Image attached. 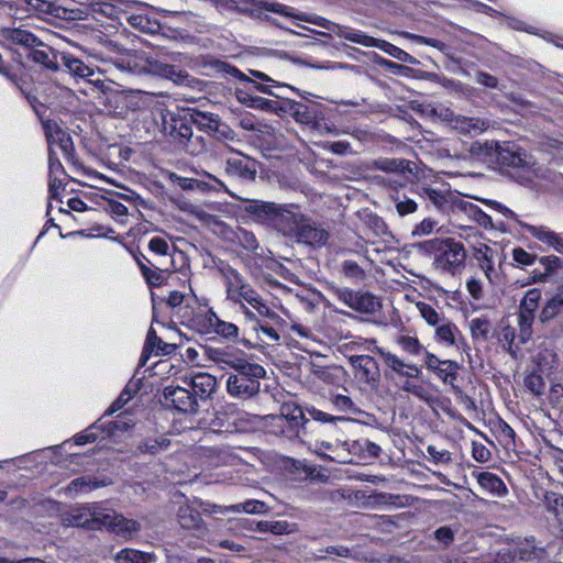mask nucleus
I'll list each match as a JSON object with an SVG mask.
<instances>
[{
    "mask_svg": "<svg viewBox=\"0 0 563 563\" xmlns=\"http://www.w3.org/2000/svg\"><path fill=\"white\" fill-rule=\"evenodd\" d=\"M222 360L234 371L227 378L228 394L233 398L242 400L256 396L261 389V379L266 375L264 367L257 363L230 354H228L225 360Z\"/></svg>",
    "mask_w": 563,
    "mask_h": 563,
    "instance_id": "nucleus-1",
    "label": "nucleus"
},
{
    "mask_svg": "<svg viewBox=\"0 0 563 563\" xmlns=\"http://www.w3.org/2000/svg\"><path fill=\"white\" fill-rule=\"evenodd\" d=\"M112 64L114 68L126 78L145 74H156L178 85L190 86L191 82L187 73L177 70L174 66L168 64L150 60L144 54L137 52H126L112 59Z\"/></svg>",
    "mask_w": 563,
    "mask_h": 563,
    "instance_id": "nucleus-2",
    "label": "nucleus"
},
{
    "mask_svg": "<svg viewBox=\"0 0 563 563\" xmlns=\"http://www.w3.org/2000/svg\"><path fill=\"white\" fill-rule=\"evenodd\" d=\"M290 209L280 234L297 244L313 249L324 246L330 238L328 229L305 213L299 205L294 203Z\"/></svg>",
    "mask_w": 563,
    "mask_h": 563,
    "instance_id": "nucleus-3",
    "label": "nucleus"
},
{
    "mask_svg": "<svg viewBox=\"0 0 563 563\" xmlns=\"http://www.w3.org/2000/svg\"><path fill=\"white\" fill-rule=\"evenodd\" d=\"M30 7L41 13L51 14L64 20H85L88 16V9L110 19H119L120 8L104 0H76L85 8L64 7L48 0H25Z\"/></svg>",
    "mask_w": 563,
    "mask_h": 563,
    "instance_id": "nucleus-4",
    "label": "nucleus"
},
{
    "mask_svg": "<svg viewBox=\"0 0 563 563\" xmlns=\"http://www.w3.org/2000/svg\"><path fill=\"white\" fill-rule=\"evenodd\" d=\"M495 161L503 167L511 168L512 176L522 185L530 184L537 176L536 162L532 156L514 143H499Z\"/></svg>",
    "mask_w": 563,
    "mask_h": 563,
    "instance_id": "nucleus-5",
    "label": "nucleus"
},
{
    "mask_svg": "<svg viewBox=\"0 0 563 563\" xmlns=\"http://www.w3.org/2000/svg\"><path fill=\"white\" fill-rule=\"evenodd\" d=\"M162 131L178 143L190 155H197L203 148V137H194L192 120L173 112L161 114Z\"/></svg>",
    "mask_w": 563,
    "mask_h": 563,
    "instance_id": "nucleus-6",
    "label": "nucleus"
},
{
    "mask_svg": "<svg viewBox=\"0 0 563 563\" xmlns=\"http://www.w3.org/2000/svg\"><path fill=\"white\" fill-rule=\"evenodd\" d=\"M292 206L294 203L247 200L244 205V212L255 222L269 225L282 233Z\"/></svg>",
    "mask_w": 563,
    "mask_h": 563,
    "instance_id": "nucleus-7",
    "label": "nucleus"
},
{
    "mask_svg": "<svg viewBox=\"0 0 563 563\" xmlns=\"http://www.w3.org/2000/svg\"><path fill=\"white\" fill-rule=\"evenodd\" d=\"M217 7L228 12L250 14L261 20H271V13L292 15V8L279 2L262 0H218Z\"/></svg>",
    "mask_w": 563,
    "mask_h": 563,
    "instance_id": "nucleus-8",
    "label": "nucleus"
},
{
    "mask_svg": "<svg viewBox=\"0 0 563 563\" xmlns=\"http://www.w3.org/2000/svg\"><path fill=\"white\" fill-rule=\"evenodd\" d=\"M308 422L302 409L295 404H284L280 413L271 417L273 432L287 439L306 435Z\"/></svg>",
    "mask_w": 563,
    "mask_h": 563,
    "instance_id": "nucleus-9",
    "label": "nucleus"
},
{
    "mask_svg": "<svg viewBox=\"0 0 563 563\" xmlns=\"http://www.w3.org/2000/svg\"><path fill=\"white\" fill-rule=\"evenodd\" d=\"M437 266L445 272L454 274L465 265L466 251L463 243L446 238L434 241Z\"/></svg>",
    "mask_w": 563,
    "mask_h": 563,
    "instance_id": "nucleus-10",
    "label": "nucleus"
},
{
    "mask_svg": "<svg viewBox=\"0 0 563 563\" xmlns=\"http://www.w3.org/2000/svg\"><path fill=\"white\" fill-rule=\"evenodd\" d=\"M63 66L78 81H82L91 87L92 90L106 92L109 89L104 73L99 68H92L82 60L71 56L63 55Z\"/></svg>",
    "mask_w": 563,
    "mask_h": 563,
    "instance_id": "nucleus-11",
    "label": "nucleus"
},
{
    "mask_svg": "<svg viewBox=\"0 0 563 563\" xmlns=\"http://www.w3.org/2000/svg\"><path fill=\"white\" fill-rule=\"evenodd\" d=\"M433 340L444 347H456L466 353L471 350L462 331L448 317L434 328Z\"/></svg>",
    "mask_w": 563,
    "mask_h": 563,
    "instance_id": "nucleus-12",
    "label": "nucleus"
},
{
    "mask_svg": "<svg viewBox=\"0 0 563 563\" xmlns=\"http://www.w3.org/2000/svg\"><path fill=\"white\" fill-rule=\"evenodd\" d=\"M372 344H375V340H366L363 343L364 350L379 354L385 364L397 375L408 378H416L421 373V369L418 365L413 363H406L395 353L386 351L377 345H374V347L371 349L369 345Z\"/></svg>",
    "mask_w": 563,
    "mask_h": 563,
    "instance_id": "nucleus-13",
    "label": "nucleus"
},
{
    "mask_svg": "<svg viewBox=\"0 0 563 563\" xmlns=\"http://www.w3.org/2000/svg\"><path fill=\"white\" fill-rule=\"evenodd\" d=\"M43 126L48 144V154L58 155V153H60L65 158H69L74 151L70 135L57 123L52 121H46Z\"/></svg>",
    "mask_w": 563,
    "mask_h": 563,
    "instance_id": "nucleus-14",
    "label": "nucleus"
},
{
    "mask_svg": "<svg viewBox=\"0 0 563 563\" xmlns=\"http://www.w3.org/2000/svg\"><path fill=\"white\" fill-rule=\"evenodd\" d=\"M164 404L184 413H194L198 408L196 396L188 388L180 386H167L164 389Z\"/></svg>",
    "mask_w": 563,
    "mask_h": 563,
    "instance_id": "nucleus-15",
    "label": "nucleus"
},
{
    "mask_svg": "<svg viewBox=\"0 0 563 563\" xmlns=\"http://www.w3.org/2000/svg\"><path fill=\"white\" fill-rule=\"evenodd\" d=\"M313 452L322 459H328L336 463L352 462V448L347 441H316Z\"/></svg>",
    "mask_w": 563,
    "mask_h": 563,
    "instance_id": "nucleus-16",
    "label": "nucleus"
},
{
    "mask_svg": "<svg viewBox=\"0 0 563 563\" xmlns=\"http://www.w3.org/2000/svg\"><path fill=\"white\" fill-rule=\"evenodd\" d=\"M349 362L354 368L355 377L374 387L380 379V371L376 360L369 355H352L349 357Z\"/></svg>",
    "mask_w": 563,
    "mask_h": 563,
    "instance_id": "nucleus-17",
    "label": "nucleus"
},
{
    "mask_svg": "<svg viewBox=\"0 0 563 563\" xmlns=\"http://www.w3.org/2000/svg\"><path fill=\"white\" fill-rule=\"evenodd\" d=\"M199 324L203 333H214L228 340L236 339L239 335L238 325L221 320L212 309L200 316Z\"/></svg>",
    "mask_w": 563,
    "mask_h": 563,
    "instance_id": "nucleus-18",
    "label": "nucleus"
},
{
    "mask_svg": "<svg viewBox=\"0 0 563 563\" xmlns=\"http://www.w3.org/2000/svg\"><path fill=\"white\" fill-rule=\"evenodd\" d=\"M283 113H289L297 123L308 126H314L318 121L322 119V112L319 104H305L290 99L284 101Z\"/></svg>",
    "mask_w": 563,
    "mask_h": 563,
    "instance_id": "nucleus-19",
    "label": "nucleus"
},
{
    "mask_svg": "<svg viewBox=\"0 0 563 563\" xmlns=\"http://www.w3.org/2000/svg\"><path fill=\"white\" fill-rule=\"evenodd\" d=\"M423 361L428 371L434 373V375L444 384H450L453 386L460 369V365L456 361L440 360L435 354L429 351H426Z\"/></svg>",
    "mask_w": 563,
    "mask_h": 563,
    "instance_id": "nucleus-20",
    "label": "nucleus"
},
{
    "mask_svg": "<svg viewBox=\"0 0 563 563\" xmlns=\"http://www.w3.org/2000/svg\"><path fill=\"white\" fill-rule=\"evenodd\" d=\"M292 12H295L294 9H292ZM283 16L298 19V20H301L305 22L312 23L314 25H318L320 27H323V29L334 33L339 37H342V38L353 42V43H356L357 35L360 34L358 30H354L350 26L340 25L330 20H327L325 18L319 16L317 14H296V13H294L292 15H283Z\"/></svg>",
    "mask_w": 563,
    "mask_h": 563,
    "instance_id": "nucleus-21",
    "label": "nucleus"
},
{
    "mask_svg": "<svg viewBox=\"0 0 563 563\" xmlns=\"http://www.w3.org/2000/svg\"><path fill=\"white\" fill-rule=\"evenodd\" d=\"M225 173L243 180H253L257 173L256 161L236 152L225 159Z\"/></svg>",
    "mask_w": 563,
    "mask_h": 563,
    "instance_id": "nucleus-22",
    "label": "nucleus"
},
{
    "mask_svg": "<svg viewBox=\"0 0 563 563\" xmlns=\"http://www.w3.org/2000/svg\"><path fill=\"white\" fill-rule=\"evenodd\" d=\"M356 44L363 45L365 47H377L389 56L398 59L402 63L415 64L416 59L408 54L406 51L399 48L398 46L385 41L375 38L373 36L367 35L366 33L360 31L357 35Z\"/></svg>",
    "mask_w": 563,
    "mask_h": 563,
    "instance_id": "nucleus-23",
    "label": "nucleus"
},
{
    "mask_svg": "<svg viewBox=\"0 0 563 563\" xmlns=\"http://www.w3.org/2000/svg\"><path fill=\"white\" fill-rule=\"evenodd\" d=\"M183 382L192 389V394L196 398L201 400L209 398L216 391L217 387L216 377L202 372L190 376L186 375Z\"/></svg>",
    "mask_w": 563,
    "mask_h": 563,
    "instance_id": "nucleus-24",
    "label": "nucleus"
},
{
    "mask_svg": "<svg viewBox=\"0 0 563 563\" xmlns=\"http://www.w3.org/2000/svg\"><path fill=\"white\" fill-rule=\"evenodd\" d=\"M519 225L538 241L563 254V236L545 225H533L518 221Z\"/></svg>",
    "mask_w": 563,
    "mask_h": 563,
    "instance_id": "nucleus-25",
    "label": "nucleus"
},
{
    "mask_svg": "<svg viewBox=\"0 0 563 563\" xmlns=\"http://www.w3.org/2000/svg\"><path fill=\"white\" fill-rule=\"evenodd\" d=\"M451 126L464 135H478L490 126L487 119L479 117L453 115L450 121Z\"/></svg>",
    "mask_w": 563,
    "mask_h": 563,
    "instance_id": "nucleus-26",
    "label": "nucleus"
},
{
    "mask_svg": "<svg viewBox=\"0 0 563 563\" xmlns=\"http://www.w3.org/2000/svg\"><path fill=\"white\" fill-rule=\"evenodd\" d=\"M238 99L250 108L262 110L269 113L280 114L284 112V101L266 99L260 96H252L243 91H238Z\"/></svg>",
    "mask_w": 563,
    "mask_h": 563,
    "instance_id": "nucleus-27",
    "label": "nucleus"
},
{
    "mask_svg": "<svg viewBox=\"0 0 563 563\" xmlns=\"http://www.w3.org/2000/svg\"><path fill=\"white\" fill-rule=\"evenodd\" d=\"M175 349V344L163 342L156 335L155 330L153 328H150L146 335L145 345L140 357V363L141 365H145L152 352H155L156 354L167 355L170 354Z\"/></svg>",
    "mask_w": 563,
    "mask_h": 563,
    "instance_id": "nucleus-28",
    "label": "nucleus"
},
{
    "mask_svg": "<svg viewBox=\"0 0 563 563\" xmlns=\"http://www.w3.org/2000/svg\"><path fill=\"white\" fill-rule=\"evenodd\" d=\"M496 255L497 252L486 244H478L473 247V257L489 282H493V275L495 273L494 260Z\"/></svg>",
    "mask_w": 563,
    "mask_h": 563,
    "instance_id": "nucleus-29",
    "label": "nucleus"
},
{
    "mask_svg": "<svg viewBox=\"0 0 563 563\" xmlns=\"http://www.w3.org/2000/svg\"><path fill=\"white\" fill-rule=\"evenodd\" d=\"M86 509L89 515V530H100L102 528L111 530L117 515L114 511H106L96 504L86 505Z\"/></svg>",
    "mask_w": 563,
    "mask_h": 563,
    "instance_id": "nucleus-30",
    "label": "nucleus"
},
{
    "mask_svg": "<svg viewBox=\"0 0 563 563\" xmlns=\"http://www.w3.org/2000/svg\"><path fill=\"white\" fill-rule=\"evenodd\" d=\"M86 509L89 515V530H100L102 528L111 530L117 515L114 511H106L96 504L86 505Z\"/></svg>",
    "mask_w": 563,
    "mask_h": 563,
    "instance_id": "nucleus-31",
    "label": "nucleus"
},
{
    "mask_svg": "<svg viewBox=\"0 0 563 563\" xmlns=\"http://www.w3.org/2000/svg\"><path fill=\"white\" fill-rule=\"evenodd\" d=\"M472 475L477 479L479 486L486 492L503 497L508 493L504 481L490 472H473Z\"/></svg>",
    "mask_w": 563,
    "mask_h": 563,
    "instance_id": "nucleus-32",
    "label": "nucleus"
},
{
    "mask_svg": "<svg viewBox=\"0 0 563 563\" xmlns=\"http://www.w3.org/2000/svg\"><path fill=\"white\" fill-rule=\"evenodd\" d=\"M124 15L129 25L141 33L157 34L161 31L159 22L147 14L124 12Z\"/></svg>",
    "mask_w": 563,
    "mask_h": 563,
    "instance_id": "nucleus-33",
    "label": "nucleus"
},
{
    "mask_svg": "<svg viewBox=\"0 0 563 563\" xmlns=\"http://www.w3.org/2000/svg\"><path fill=\"white\" fill-rule=\"evenodd\" d=\"M179 525L187 530L202 532L205 530L200 512L189 505H183L177 512Z\"/></svg>",
    "mask_w": 563,
    "mask_h": 563,
    "instance_id": "nucleus-34",
    "label": "nucleus"
},
{
    "mask_svg": "<svg viewBox=\"0 0 563 563\" xmlns=\"http://www.w3.org/2000/svg\"><path fill=\"white\" fill-rule=\"evenodd\" d=\"M221 272L225 279L227 298L232 301L247 283L244 277L230 265L222 268Z\"/></svg>",
    "mask_w": 563,
    "mask_h": 563,
    "instance_id": "nucleus-35",
    "label": "nucleus"
},
{
    "mask_svg": "<svg viewBox=\"0 0 563 563\" xmlns=\"http://www.w3.org/2000/svg\"><path fill=\"white\" fill-rule=\"evenodd\" d=\"M373 168L385 173H412L415 164L404 158L380 157L373 162Z\"/></svg>",
    "mask_w": 563,
    "mask_h": 563,
    "instance_id": "nucleus-36",
    "label": "nucleus"
},
{
    "mask_svg": "<svg viewBox=\"0 0 563 563\" xmlns=\"http://www.w3.org/2000/svg\"><path fill=\"white\" fill-rule=\"evenodd\" d=\"M113 560L115 563H153L156 561V555L154 553L125 548L117 552Z\"/></svg>",
    "mask_w": 563,
    "mask_h": 563,
    "instance_id": "nucleus-37",
    "label": "nucleus"
},
{
    "mask_svg": "<svg viewBox=\"0 0 563 563\" xmlns=\"http://www.w3.org/2000/svg\"><path fill=\"white\" fill-rule=\"evenodd\" d=\"M27 57L34 63L43 65L47 69L56 70L58 67L53 49L46 46L44 43L36 47H32L27 54Z\"/></svg>",
    "mask_w": 563,
    "mask_h": 563,
    "instance_id": "nucleus-38",
    "label": "nucleus"
},
{
    "mask_svg": "<svg viewBox=\"0 0 563 563\" xmlns=\"http://www.w3.org/2000/svg\"><path fill=\"white\" fill-rule=\"evenodd\" d=\"M499 142L496 141H476L470 146V154L483 161L496 159Z\"/></svg>",
    "mask_w": 563,
    "mask_h": 563,
    "instance_id": "nucleus-39",
    "label": "nucleus"
},
{
    "mask_svg": "<svg viewBox=\"0 0 563 563\" xmlns=\"http://www.w3.org/2000/svg\"><path fill=\"white\" fill-rule=\"evenodd\" d=\"M228 239L250 252L258 249V242L254 233L243 228H238L236 230L229 229Z\"/></svg>",
    "mask_w": 563,
    "mask_h": 563,
    "instance_id": "nucleus-40",
    "label": "nucleus"
},
{
    "mask_svg": "<svg viewBox=\"0 0 563 563\" xmlns=\"http://www.w3.org/2000/svg\"><path fill=\"white\" fill-rule=\"evenodd\" d=\"M379 299L366 291L355 292V302L353 310L361 313H375L380 309Z\"/></svg>",
    "mask_w": 563,
    "mask_h": 563,
    "instance_id": "nucleus-41",
    "label": "nucleus"
},
{
    "mask_svg": "<svg viewBox=\"0 0 563 563\" xmlns=\"http://www.w3.org/2000/svg\"><path fill=\"white\" fill-rule=\"evenodd\" d=\"M3 33H4V37L7 40L11 41L12 43L22 45L26 48H30V49L32 47H36L40 44H42V42L34 34H32L31 32H29L26 30L8 29V30H4Z\"/></svg>",
    "mask_w": 563,
    "mask_h": 563,
    "instance_id": "nucleus-42",
    "label": "nucleus"
},
{
    "mask_svg": "<svg viewBox=\"0 0 563 563\" xmlns=\"http://www.w3.org/2000/svg\"><path fill=\"white\" fill-rule=\"evenodd\" d=\"M141 530V525L136 520L126 519L121 515H115V520H113L111 531L115 534L130 539L134 533Z\"/></svg>",
    "mask_w": 563,
    "mask_h": 563,
    "instance_id": "nucleus-43",
    "label": "nucleus"
},
{
    "mask_svg": "<svg viewBox=\"0 0 563 563\" xmlns=\"http://www.w3.org/2000/svg\"><path fill=\"white\" fill-rule=\"evenodd\" d=\"M170 445V440L165 437L148 438L136 445V453L156 455Z\"/></svg>",
    "mask_w": 563,
    "mask_h": 563,
    "instance_id": "nucleus-44",
    "label": "nucleus"
},
{
    "mask_svg": "<svg viewBox=\"0 0 563 563\" xmlns=\"http://www.w3.org/2000/svg\"><path fill=\"white\" fill-rule=\"evenodd\" d=\"M416 307L420 313V317L424 320V322L432 328H435L446 317L441 309H437L432 305L423 301L417 302Z\"/></svg>",
    "mask_w": 563,
    "mask_h": 563,
    "instance_id": "nucleus-45",
    "label": "nucleus"
},
{
    "mask_svg": "<svg viewBox=\"0 0 563 563\" xmlns=\"http://www.w3.org/2000/svg\"><path fill=\"white\" fill-rule=\"evenodd\" d=\"M396 343L405 353L411 356H419L421 354L426 356L427 350L417 336L400 334L396 338Z\"/></svg>",
    "mask_w": 563,
    "mask_h": 563,
    "instance_id": "nucleus-46",
    "label": "nucleus"
},
{
    "mask_svg": "<svg viewBox=\"0 0 563 563\" xmlns=\"http://www.w3.org/2000/svg\"><path fill=\"white\" fill-rule=\"evenodd\" d=\"M563 311V295L553 296L543 307L540 319L547 322Z\"/></svg>",
    "mask_w": 563,
    "mask_h": 563,
    "instance_id": "nucleus-47",
    "label": "nucleus"
},
{
    "mask_svg": "<svg viewBox=\"0 0 563 563\" xmlns=\"http://www.w3.org/2000/svg\"><path fill=\"white\" fill-rule=\"evenodd\" d=\"M470 331L475 340H487L490 332V322L485 317L474 318L470 322Z\"/></svg>",
    "mask_w": 563,
    "mask_h": 563,
    "instance_id": "nucleus-48",
    "label": "nucleus"
},
{
    "mask_svg": "<svg viewBox=\"0 0 563 563\" xmlns=\"http://www.w3.org/2000/svg\"><path fill=\"white\" fill-rule=\"evenodd\" d=\"M399 216L404 217L417 210V203L405 194L395 192L390 195Z\"/></svg>",
    "mask_w": 563,
    "mask_h": 563,
    "instance_id": "nucleus-49",
    "label": "nucleus"
},
{
    "mask_svg": "<svg viewBox=\"0 0 563 563\" xmlns=\"http://www.w3.org/2000/svg\"><path fill=\"white\" fill-rule=\"evenodd\" d=\"M104 209L117 222L121 224L126 223L129 211L122 202L114 199H109Z\"/></svg>",
    "mask_w": 563,
    "mask_h": 563,
    "instance_id": "nucleus-50",
    "label": "nucleus"
},
{
    "mask_svg": "<svg viewBox=\"0 0 563 563\" xmlns=\"http://www.w3.org/2000/svg\"><path fill=\"white\" fill-rule=\"evenodd\" d=\"M542 553V549H537L526 543L516 549L515 556H517L519 561L536 563L541 559Z\"/></svg>",
    "mask_w": 563,
    "mask_h": 563,
    "instance_id": "nucleus-51",
    "label": "nucleus"
},
{
    "mask_svg": "<svg viewBox=\"0 0 563 563\" xmlns=\"http://www.w3.org/2000/svg\"><path fill=\"white\" fill-rule=\"evenodd\" d=\"M541 299V290L538 288L529 289L520 302L519 311L533 313L536 312Z\"/></svg>",
    "mask_w": 563,
    "mask_h": 563,
    "instance_id": "nucleus-52",
    "label": "nucleus"
},
{
    "mask_svg": "<svg viewBox=\"0 0 563 563\" xmlns=\"http://www.w3.org/2000/svg\"><path fill=\"white\" fill-rule=\"evenodd\" d=\"M328 555H335L339 558H352V550L345 545L336 544L329 545L325 549L318 550V553L314 554L316 560L325 561L328 560Z\"/></svg>",
    "mask_w": 563,
    "mask_h": 563,
    "instance_id": "nucleus-53",
    "label": "nucleus"
},
{
    "mask_svg": "<svg viewBox=\"0 0 563 563\" xmlns=\"http://www.w3.org/2000/svg\"><path fill=\"white\" fill-rule=\"evenodd\" d=\"M516 336V329L511 325L503 327L498 334L499 343L512 356H516V351L514 350Z\"/></svg>",
    "mask_w": 563,
    "mask_h": 563,
    "instance_id": "nucleus-54",
    "label": "nucleus"
},
{
    "mask_svg": "<svg viewBox=\"0 0 563 563\" xmlns=\"http://www.w3.org/2000/svg\"><path fill=\"white\" fill-rule=\"evenodd\" d=\"M100 486L99 483L91 479L89 476H81L73 479L68 486L67 490L69 493H84V492H90L95 488H98Z\"/></svg>",
    "mask_w": 563,
    "mask_h": 563,
    "instance_id": "nucleus-55",
    "label": "nucleus"
},
{
    "mask_svg": "<svg viewBox=\"0 0 563 563\" xmlns=\"http://www.w3.org/2000/svg\"><path fill=\"white\" fill-rule=\"evenodd\" d=\"M331 402L341 412L353 415L361 412V410L357 408L354 401L346 395H333L331 398Z\"/></svg>",
    "mask_w": 563,
    "mask_h": 563,
    "instance_id": "nucleus-56",
    "label": "nucleus"
},
{
    "mask_svg": "<svg viewBox=\"0 0 563 563\" xmlns=\"http://www.w3.org/2000/svg\"><path fill=\"white\" fill-rule=\"evenodd\" d=\"M534 319L533 313L519 311L518 322L520 328L519 340L520 343H526L531 336V327Z\"/></svg>",
    "mask_w": 563,
    "mask_h": 563,
    "instance_id": "nucleus-57",
    "label": "nucleus"
},
{
    "mask_svg": "<svg viewBox=\"0 0 563 563\" xmlns=\"http://www.w3.org/2000/svg\"><path fill=\"white\" fill-rule=\"evenodd\" d=\"M261 298L262 297L257 294V291L254 290L250 284H246V286H244V288L236 295L232 302L240 305V307L245 305L244 302H247L251 307H253L255 303H258Z\"/></svg>",
    "mask_w": 563,
    "mask_h": 563,
    "instance_id": "nucleus-58",
    "label": "nucleus"
},
{
    "mask_svg": "<svg viewBox=\"0 0 563 563\" xmlns=\"http://www.w3.org/2000/svg\"><path fill=\"white\" fill-rule=\"evenodd\" d=\"M352 454L363 452L371 457H377L380 453V446L369 440L353 441L351 443Z\"/></svg>",
    "mask_w": 563,
    "mask_h": 563,
    "instance_id": "nucleus-59",
    "label": "nucleus"
},
{
    "mask_svg": "<svg viewBox=\"0 0 563 563\" xmlns=\"http://www.w3.org/2000/svg\"><path fill=\"white\" fill-rule=\"evenodd\" d=\"M496 430L499 439L505 448L515 445L516 433L515 430L504 420H499L496 423Z\"/></svg>",
    "mask_w": 563,
    "mask_h": 563,
    "instance_id": "nucleus-60",
    "label": "nucleus"
},
{
    "mask_svg": "<svg viewBox=\"0 0 563 563\" xmlns=\"http://www.w3.org/2000/svg\"><path fill=\"white\" fill-rule=\"evenodd\" d=\"M540 264L544 268V273L540 280H543V277L550 276L555 273L556 269L563 266V261L555 255L542 256L539 260Z\"/></svg>",
    "mask_w": 563,
    "mask_h": 563,
    "instance_id": "nucleus-61",
    "label": "nucleus"
},
{
    "mask_svg": "<svg viewBox=\"0 0 563 563\" xmlns=\"http://www.w3.org/2000/svg\"><path fill=\"white\" fill-rule=\"evenodd\" d=\"M265 504L258 500H247L241 504L232 505V512L261 514L264 511Z\"/></svg>",
    "mask_w": 563,
    "mask_h": 563,
    "instance_id": "nucleus-62",
    "label": "nucleus"
},
{
    "mask_svg": "<svg viewBox=\"0 0 563 563\" xmlns=\"http://www.w3.org/2000/svg\"><path fill=\"white\" fill-rule=\"evenodd\" d=\"M401 389L406 393L413 395L415 397H417L420 400H423L427 402L430 401L431 395L422 385L415 384L412 382L407 380L401 386Z\"/></svg>",
    "mask_w": 563,
    "mask_h": 563,
    "instance_id": "nucleus-63",
    "label": "nucleus"
},
{
    "mask_svg": "<svg viewBox=\"0 0 563 563\" xmlns=\"http://www.w3.org/2000/svg\"><path fill=\"white\" fill-rule=\"evenodd\" d=\"M421 197L432 202L438 209H441L446 203L445 195L433 188H422Z\"/></svg>",
    "mask_w": 563,
    "mask_h": 563,
    "instance_id": "nucleus-64",
    "label": "nucleus"
}]
</instances>
